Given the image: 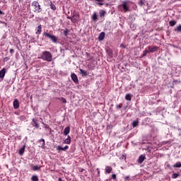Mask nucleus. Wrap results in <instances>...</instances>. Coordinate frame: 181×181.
<instances>
[{
  "instance_id": "nucleus-21",
  "label": "nucleus",
  "mask_w": 181,
  "mask_h": 181,
  "mask_svg": "<svg viewBox=\"0 0 181 181\" xmlns=\"http://www.w3.org/2000/svg\"><path fill=\"white\" fill-rule=\"evenodd\" d=\"M148 53H149V50L148 49H145L143 51V54L141 55V57H145Z\"/></svg>"
},
{
  "instance_id": "nucleus-29",
  "label": "nucleus",
  "mask_w": 181,
  "mask_h": 181,
  "mask_svg": "<svg viewBox=\"0 0 181 181\" xmlns=\"http://www.w3.org/2000/svg\"><path fill=\"white\" fill-rule=\"evenodd\" d=\"M169 25H170V26H175V25H176V21H170L169 22Z\"/></svg>"
},
{
  "instance_id": "nucleus-36",
  "label": "nucleus",
  "mask_w": 181,
  "mask_h": 181,
  "mask_svg": "<svg viewBox=\"0 0 181 181\" xmlns=\"http://www.w3.org/2000/svg\"><path fill=\"white\" fill-rule=\"evenodd\" d=\"M20 119H21L22 121L26 119V117L25 116H21L20 117Z\"/></svg>"
},
{
  "instance_id": "nucleus-38",
  "label": "nucleus",
  "mask_w": 181,
  "mask_h": 181,
  "mask_svg": "<svg viewBox=\"0 0 181 181\" xmlns=\"http://www.w3.org/2000/svg\"><path fill=\"white\" fill-rule=\"evenodd\" d=\"M120 47H122V49H125V47H127V46H125V45L122 44L120 45Z\"/></svg>"
},
{
  "instance_id": "nucleus-12",
  "label": "nucleus",
  "mask_w": 181,
  "mask_h": 181,
  "mask_svg": "<svg viewBox=\"0 0 181 181\" xmlns=\"http://www.w3.org/2000/svg\"><path fill=\"white\" fill-rule=\"evenodd\" d=\"M6 74V69L5 68H3L0 71V78H4V77H5Z\"/></svg>"
},
{
  "instance_id": "nucleus-34",
  "label": "nucleus",
  "mask_w": 181,
  "mask_h": 181,
  "mask_svg": "<svg viewBox=\"0 0 181 181\" xmlns=\"http://www.w3.org/2000/svg\"><path fill=\"white\" fill-rule=\"evenodd\" d=\"M61 100L62 101V103H64V104H66V103H67V100L64 98H62Z\"/></svg>"
},
{
  "instance_id": "nucleus-23",
  "label": "nucleus",
  "mask_w": 181,
  "mask_h": 181,
  "mask_svg": "<svg viewBox=\"0 0 181 181\" xmlns=\"http://www.w3.org/2000/svg\"><path fill=\"white\" fill-rule=\"evenodd\" d=\"M31 180L32 181H39V177H37V175H33L31 177Z\"/></svg>"
},
{
  "instance_id": "nucleus-46",
  "label": "nucleus",
  "mask_w": 181,
  "mask_h": 181,
  "mask_svg": "<svg viewBox=\"0 0 181 181\" xmlns=\"http://www.w3.org/2000/svg\"><path fill=\"white\" fill-rule=\"evenodd\" d=\"M58 180H59V181H64V180H63L62 179V177H59V178L58 179Z\"/></svg>"
},
{
  "instance_id": "nucleus-4",
  "label": "nucleus",
  "mask_w": 181,
  "mask_h": 181,
  "mask_svg": "<svg viewBox=\"0 0 181 181\" xmlns=\"http://www.w3.org/2000/svg\"><path fill=\"white\" fill-rule=\"evenodd\" d=\"M31 6L34 8V12H37V13H40L42 12V8H40V4L37 1H33L31 4Z\"/></svg>"
},
{
  "instance_id": "nucleus-9",
  "label": "nucleus",
  "mask_w": 181,
  "mask_h": 181,
  "mask_svg": "<svg viewBox=\"0 0 181 181\" xmlns=\"http://www.w3.org/2000/svg\"><path fill=\"white\" fill-rule=\"evenodd\" d=\"M112 172V167L107 165L105 168V173L107 175H110Z\"/></svg>"
},
{
  "instance_id": "nucleus-43",
  "label": "nucleus",
  "mask_w": 181,
  "mask_h": 181,
  "mask_svg": "<svg viewBox=\"0 0 181 181\" xmlns=\"http://www.w3.org/2000/svg\"><path fill=\"white\" fill-rule=\"evenodd\" d=\"M124 179H125V180H128V179H129V176H126V177H124Z\"/></svg>"
},
{
  "instance_id": "nucleus-17",
  "label": "nucleus",
  "mask_w": 181,
  "mask_h": 181,
  "mask_svg": "<svg viewBox=\"0 0 181 181\" xmlns=\"http://www.w3.org/2000/svg\"><path fill=\"white\" fill-rule=\"evenodd\" d=\"M104 37H105V33H104V32L100 33V34L98 37V40H104Z\"/></svg>"
},
{
  "instance_id": "nucleus-18",
  "label": "nucleus",
  "mask_w": 181,
  "mask_h": 181,
  "mask_svg": "<svg viewBox=\"0 0 181 181\" xmlns=\"http://www.w3.org/2000/svg\"><path fill=\"white\" fill-rule=\"evenodd\" d=\"M25 146H23L21 148L19 149L18 151L19 155L22 156L23 155V153H25Z\"/></svg>"
},
{
  "instance_id": "nucleus-10",
  "label": "nucleus",
  "mask_w": 181,
  "mask_h": 181,
  "mask_svg": "<svg viewBox=\"0 0 181 181\" xmlns=\"http://www.w3.org/2000/svg\"><path fill=\"white\" fill-rule=\"evenodd\" d=\"M13 105L15 110H18V108H19V100H18V99H15L13 103Z\"/></svg>"
},
{
  "instance_id": "nucleus-27",
  "label": "nucleus",
  "mask_w": 181,
  "mask_h": 181,
  "mask_svg": "<svg viewBox=\"0 0 181 181\" xmlns=\"http://www.w3.org/2000/svg\"><path fill=\"white\" fill-rule=\"evenodd\" d=\"M175 32H181V25L177 26V27L175 28Z\"/></svg>"
},
{
  "instance_id": "nucleus-7",
  "label": "nucleus",
  "mask_w": 181,
  "mask_h": 181,
  "mask_svg": "<svg viewBox=\"0 0 181 181\" xmlns=\"http://www.w3.org/2000/svg\"><path fill=\"white\" fill-rule=\"evenodd\" d=\"M71 78L74 83H76V84L78 83V78L77 77V75H76V74H71Z\"/></svg>"
},
{
  "instance_id": "nucleus-31",
  "label": "nucleus",
  "mask_w": 181,
  "mask_h": 181,
  "mask_svg": "<svg viewBox=\"0 0 181 181\" xmlns=\"http://www.w3.org/2000/svg\"><path fill=\"white\" fill-rule=\"evenodd\" d=\"M132 127H134V128H135V127H138V121H133Z\"/></svg>"
},
{
  "instance_id": "nucleus-50",
  "label": "nucleus",
  "mask_w": 181,
  "mask_h": 181,
  "mask_svg": "<svg viewBox=\"0 0 181 181\" xmlns=\"http://www.w3.org/2000/svg\"><path fill=\"white\" fill-rule=\"evenodd\" d=\"M68 19H70V21H71V17H67Z\"/></svg>"
},
{
  "instance_id": "nucleus-51",
  "label": "nucleus",
  "mask_w": 181,
  "mask_h": 181,
  "mask_svg": "<svg viewBox=\"0 0 181 181\" xmlns=\"http://www.w3.org/2000/svg\"><path fill=\"white\" fill-rule=\"evenodd\" d=\"M122 107V106H121V105H119V106H118V108H121Z\"/></svg>"
},
{
  "instance_id": "nucleus-44",
  "label": "nucleus",
  "mask_w": 181,
  "mask_h": 181,
  "mask_svg": "<svg viewBox=\"0 0 181 181\" xmlns=\"http://www.w3.org/2000/svg\"><path fill=\"white\" fill-rule=\"evenodd\" d=\"M95 1H98V2H104V0H95Z\"/></svg>"
},
{
  "instance_id": "nucleus-33",
  "label": "nucleus",
  "mask_w": 181,
  "mask_h": 181,
  "mask_svg": "<svg viewBox=\"0 0 181 181\" xmlns=\"http://www.w3.org/2000/svg\"><path fill=\"white\" fill-rule=\"evenodd\" d=\"M68 33H69V30L66 29V30H64V36H67Z\"/></svg>"
},
{
  "instance_id": "nucleus-28",
  "label": "nucleus",
  "mask_w": 181,
  "mask_h": 181,
  "mask_svg": "<svg viewBox=\"0 0 181 181\" xmlns=\"http://www.w3.org/2000/svg\"><path fill=\"white\" fill-rule=\"evenodd\" d=\"M177 177H179V173H173L172 175V179H176Z\"/></svg>"
},
{
  "instance_id": "nucleus-5",
  "label": "nucleus",
  "mask_w": 181,
  "mask_h": 181,
  "mask_svg": "<svg viewBox=\"0 0 181 181\" xmlns=\"http://www.w3.org/2000/svg\"><path fill=\"white\" fill-rule=\"evenodd\" d=\"M44 36H45V37H49L53 43H57V37L55 35H52L49 33H44Z\"/></svg>"
},
{
  "instance_id": "nucleus-32",
  "label": "nucleus",
  "mask_w": 181,
  "mask_h": 181,
  "mask_svg": "<svg viewBox=\"0 0 181 181\" xmlns=\"http://www.w3.org/2000/svg\"><path fill=\"white\" fill-rule=\"evenodd\" d=\"M111 179H112V180L117 181V175L112 174L111 175Z\"/></svg>"
},
{
  "instance_id": "nucleus-20",
  "label": "nucleus",
  "mask_w": 181,
  "mask_h": 181,
  "mask_svg": "<svg viewBox=\"0 0 181 181\" xmlns=\"http://www.w3.org/2000/svg\"><path fill=\"white\" fill-rule=\"evenodd\" d=\"M132 98V96H131V94L129 93L126 94L125 100H127V101H131Z\"/></svg>"
},
{
  "instance_id": "nucleus-15",
  "label": "nucleus",
  "mask_w": 181,
  "mask_h": 181,
  "mask_svg": "<svg viewBox=\"0 0 181 181\" xmlns=\"http://www.w3.org/2000/svg\"><path fill=\"white\" fill-rule=\"evenodd\" d=\"M36 35H40L42 33V25H40L36 28Z\"/></svg>"
},
{
  "instance_id": "nucleus-48",
  "label": "nucleus",
  "mask_w": 181,
  "mask_h": 181,
  "mask_svg": "<svg viewBox=\"0 0 181 181\" xmlns=\"http://www.w3.org/2000/svg\"><path fill=\"white\" fill-rule=\"evenodd\" d=\"M105 181H112V179H107Z\"/></svg>"
},
{
  "instance_id": "nucleus-16",
  "label": "nucleus",
  "mask_w": 181,
  "mask_h": 181,
  "mask_svg": "<svg viewBox=\"0 0 181 181\" xmlns=\"http://www.w3.org/2000/svg\"><path fill=\"white\" fill-rule=\"evenodd\" d=\"M107 13V11H105V10H100L99 12V15L100 16V18H104V16H105Z\"/></svg>"
},
{
  "instance_id": "nucleus-11",
  "label": "nucleus",
  "mask_w": 181,
  "mask_h": 181,
  "mask_svg": "<svg viewBox=\"0 0 181 181\" xmlns=\"http://www.w3.org/2000/svg\"><path fill=\"white\" fill-rule=\"evenodd\" d=\"M91 19L93 22H97L98 21V15H97L96 12H94L91 16Z\"/></svg>"
},
{
  "instance_id": "nucleus-22",
  "label": "nucleus",
  "mask_w": 181,
  "mask_h": 181,
  "mask_svg": "<svg viewBox=\"0 0 181 181\" xmlns=\"http://www.w3.org/2000/svg\"><path fill=\"white\" fill-rule=\"evenodd\" d=\"M33 125L35 128H39V124H37V122L35 119H33Z\"/></svg>"
},
{
  "instance_id": "nucleus-14",
  "label": "nucleus",
  "mask_w": 181,
  "mask_h": 181,
  "mask_svg": "<svg viewBox=\"0 0 181 181\" xmlns=\"http://www.w3.org/2000/svg\"><path fill=\"white\" fill-rule=\"evenodd\" d=\"M70 134V127H66L64 130V135L66 136Z\"/></svg>"
},
{
  "instance_id": "nucleus-19",
  "label": "nucleus",
  "mask_w": 181,
  "mask_h": 181,
  "mask_svg": "<svg viewBox=\"0 0 181 181\" xmlns=\"http://www.w3.org/2000/svg\"><path fill=\"white\" fill-rule=\"evenodd\" d=\"M80 74H81L82 77H86L87 76V72L81 69H79Z\"/></svg>"
},
{
  "instance_id": "nucleus-13",
  "label": "nucleus",
  "mask_w": 181,
  "mask_h": 181,
  "mask_svg": "<svg viewBox=\"0 0 181 181\" xmlns=\"http://www.w3.org/2000/svg\"><path fill=\"white\" fill-rule=\"evenodd\" d=\"M145 159H146V157L145 156V155H141L139 157L138 163H142V162H144L145 160Z\"/></svg>"
},
{
  "instance_id": "nucleus-30",
  "label": "nucleus",
  "mask_w": 181,
  "mask_h": 181,
  "mask_svg": "<svg viewBox=\"0 0 181 181\" xmlns=\"http://www.w3.org/2000/svg\"><path fill=\"white\" fill-rule=\"evenodd\" d=\"M64 144H67V145H70V144H71V140H69V139H66L64 141Z\"/></svg>"
},
{
  "instance_id": "nucleus-2",
  "label": "nucleus",
  "mask_w": 181,
  "mask_h": 181,
  "mask_svg": "<svg viewBox=\"0 0 181 181\" xmlns=\"http://www.w3.org/2000/svg\"><path fill=\"white\" fill-rule=\"evenodd\" d=\"M131 4H132V2L129 0L124 1H122V4L119 6V8H122L123 12L127 13V12H129V11H131Z\"/></svg>"
},
{
  "instance_id": "nucleus-26",
  "label": "nucleus",
  "mask_w": 181,
  "mask_h": 181,
  "mask_svg": "<svg viewBox=\"0 0 181 181\" xmlns=\"http://www.w3.org/2000/svg\"><path fill=\"white\" fill-rule=\"evenodd\" d=\"M173 168H181V163L177 162L174 165Z\"/></svg>"
},
{
  "instance_id": "nucleus-42",
  "label": "nucleus",
  "mask_w": 181,
  "mask_h": 181,
  "mask_svg": "<svg viewBox=\"0 0 181 181\" xmlns=\"http://www.w3.org/2000/svg\"><path fill=\"white\" fill-rule=\"evenodd\" d=\"M109 56H110L111 57H112V52H109Z\"/></svg>"
},
{
  "instance_id": "nucleus-49",
  "label": "nucleus",
  "mask_w": 181,
  "mask_h": 181,
  "mask_svg": "<svg viewBox=\"0 0 181 181\" xmlns=\"http://www.w3.org/2000/svg\"><path fill=\"white\" fill-rule=\"evenodd\" d=\"M42 149H45V145L43 146V143H42Z\"/></svg>"
},
{
  "instance_id": "nucleus-1",
  "label": "nucleus",
  "mask_w": 181,
  "mask_h": 181,
  "mask_svg": "<svg viewBox=\"0 0 181 181\" xmlns=\"http://www.w3.org/2000/svg\"><path fill=\"white\" fill-rule=\"evenodd\" d=\"M38 59H42V60H44L45 62H50L52 60H53V56L50 52L44 51L42 52L41 56L38 57Z\"/></svg>"
},
{
  "instance_id": "nucleus-3",
  "label": "nucleus",
  "mask_w": 181,
  "mask_h": 181,
  "mask_svg": "<svg viewBox=\"0 0 181 181\" xmlns=\"http://www.w3.org/2000/svg\"><path fill=\"white\" fill-rule=\"evenodd\" d=\"M71 21L72 23H77V22H80V14L76 11H73Z\"/></svg>"
},
{
  "instance_id": "nucleus-45",
  "label": "nucleus",
  "mask_w": 181,
  "mask_h": 181,
  "mask_svg": "<svg viewBox=\"0 0 181 181\" xmlns=\"http://www.w3.org/2000/svg\"><path fill=\"white\" fill-rule=\"evenodd\" d=\"M67 139H69V141H71V137H70V136H68Z\"/></svg>"
},
{
  "instance_id": "nucleus-25",
  "label": "nucleus",
  "mask_w": 181,
  "mask_h": 181,
  "mask_svg": "<svg viewBox=\"0 0 181 181\" xmlns=\"http://www.w3.org/2000/svg\"><path fill=\"white\" fill-rule=\"evenodd\" d=\"M50 8L52 11H56V6L54 5V4L52 3L50 4Z\"/></svg>"
},
{
  "instance_id": "nucleus-40",
  "label": "nucleus",
  "mask_w": 181,
  "mask_h": 181,
  "mask_svg": "<svg viewBox=\"0 0 181 181\" xmlns=\"http://www.w3.org/2000/svg\"><path fill=\"white\" fill-rule=\"evenodd\" d=\"M40 141L41 142H42L43 146H45V139H41Z\"/></svg>"
},
{
  "instance_id": "nucleus-6",
  "label": "nucleus",
  "mask_w": 181,
  "mask_h": 181,
  "mask_svg": "<svg viewBox=\"0 0 181 181\" xmlns=\"http://www.w3.org/2000/svg\"><path fill=\"white\" fill-rule=\"evenodd\" d=\"M147 49L148 50V53H153L154 52H158V49H159V47L158 46H148Z\"/></svg>"
},
{
  "instance_id": "nucleus-39",
  "label": "nucleus",
  "mask_w": 181,
  "mask_h": 181,
  "mask_svg": "<svg viewBox=\"0 0 181 181\" xmlns=\"http://www.w3.org/2000/svg\"><path fill=\"white\" fill-rule=\"evenodd\" d=\"M10 53H11V54H13V53H15V50H13V49H10Z\"/></svg>"
},
{
  "instance_id": "nucleus-47",
  "label": "nucleus",
  "mask_w": 181,
  "mask_h": 181,
  "mask_svg": "<svg viewBox=\"0 0 181 181\" xmlns=\"http://www.w3.org/2000/svg\"><path fill=\"white\" fill-rule=\"evenodd\" d=\"M0 15H4V12H2V11L0 10Z\"/></svg>"
},
{
  "instance_id": "nucleus-35",
  "label": "nucleus",
  "mask_w": 181,
  "mask_h": 181,
  "mask_svg": "<svg viewBox=\"0 0 181 181\" xmlns=\"http://www.w3.org/2000/svg\"><path fill=\"white\" fill-rule=\"evenodd\" d=\"M97 5H99V6H103V5H104V3H103V1H99L97 3Z\"/></svg>"
},
{
  "instance_id": "nucleus-41",
  "label": "nucleus",
  "mask_w": 181,
  "mask_h": 181,
  "mask_svg": "<svg viewBox=\"0 0 181 181\" xmlns=\"http://www.w3.org/2000/svg\"><path fill=\"white\" fill-rule=\"evenodd\" d=\"M98 175H100V168H97Z\"/></svg>"
},
{
  "instance_id": "nucleus-37",
  "label": "nucleus",
  "mask_w": 181,
  "mask_h": 181,
  "mask_svg": "<svg viewBox=\"0 0 181 181\" xmlns=\"http://www.w3.org/2000/svg\"><path fill=\"white\" fill-rule=\"evenodd\" d=\"M8 60H9V57H6L4 59V62H8Z\"/></svg>"
},
{
  "instance_id": "nucleus-24",
  "label": "nucleus",
  "mask_w": 181,
  "mask_h": 181,
  "mask_svg": "<svg viewBox=\"0 0 181 181\" xmlns=\"http://www.w3.org/2000/svg\"><path fill=\"white\" fill-rule=\"evenodd\" d=\"M40 168H42V166L34 165V166H33V170H35V171L39 170L40 169Z\"/></svg>"
},
{
  "instance_id": "nucleus-8",
  "label": "nucleus",
  "mask_w": 181,
  "mask_h": 181,
  "mask_svg": "<svg viewBox=\"0 0 181 181\" xmlns=\"http://www.w3.org/2000/svg\"><path fill=\"white\" fill-rule=\"evenodd\" d=\"M69 149V146H65L64 147H62L61 146H57V152L60 153L61 151H67Z\"/></svg>"
}]
</instances>
